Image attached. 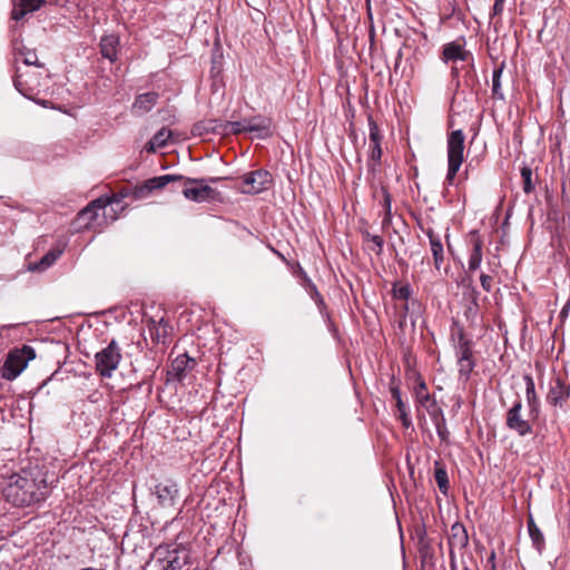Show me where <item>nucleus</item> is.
Instances as JSON below:
<instances>
[{
    "label": "nucleus",
    "mask_w": 570,
    "mask_h": 570,
    "mask_svg": "<svg viewBox=\"0 0 570 570\" xmlns=\"http://www.w3.org/2000/svg\"><path fill=\"white\" fill-rule=\"evenodd\" d=\"M3 495L13 505H30L45 500L47 483L43 479L37 481L28 474H12L3 489Z\"/></svg>",
    "instance_id": "1"
},
{
    "label": "nucleus",
    "mask_w": 570,
    "mask_h": 570,
    "mask_svg": "<svg viewBox=\"0 0 570 570\" xmlns=\"http://www.w3.org/2000/svg\"><path fill=\"white\" fill-rule=\"evenodd\" d=\"M153 559L159 570H178L187 563L188 551L178 543L161 544L155 549Z\"/></svg>",
    "instance_id": "2"
},
{
    "label": "nucleus",
    "mask_w": 570,
    "mask_h": 570,
    "mask_svg": "<svg viewBox=\"0 0 570 570\" xmlns=\"http://www.w3.org/2000/svg\"><path fill=\"white\" fill-rule=\"evenodd\" d=\"M465 136L461 129L453 130L448 136V174L446 181L452 185L464 160Z\"/></svg>",
    "instance_id": "3"
},
{
    "label": "nucleus",
    "mask_w": 570,
    "mask_h": 570,
    "mask_svg": "<svg viewBox=\"0 0 570 570\" xmlns=\"http://www.w3.org/2000/svg\"><path fill=\"white\" fill-rule=\"evenodd\" d=\"M35 357L36 351L29 345L11 351L2 366V377L8 381L17 379Z\"/></svg>",
    "instance_id": "4"
},
{
    "label": "nucleus",
    "mask_w": 570,
    "mask_h": 570,
    "mask_svg": "<svg viewBox=\"0 0 570 570\" xmlns=\"http://www.w3.org/2000/svg\"><path fill=\"white\" fill-rule=\"evenodd\" d=\"M95 358L97 372L104 377H110L121 360L120 348L116 341H111L107 347L98 352Z\"/></svg>",
    "instance_id": "5"
},
{
    "label": "nucleus",
    "mask_w": 570,
    "mask_h": 570,
    "mask_svg": "<svg viewBox=\"0 0 570 570\" xmlns=\"http://www.w3.org/2000/svg\"><path fill=\"white\" fill-rule=\"evenodd\" d=\"M183 194L187 199L202 203L214 199L216 191L205 179L188 178L185 180Z\"/></svg>",
    "instance_id": "6"
},
{
    "label": "nucleus",
    "mask_w": 570,
    "mask_h": 570,
    "mask_svg": "<svg viewBox=\"0 0 570 570\" xmlns=\"http://www.w3.org/2000/svg\"><path fill=\"white\" fill-rule=\"evenodd\" d=\"M522 403L520 401L515 402L513 406L507 413L505 424L507 426L514 431L520 436H525L532 432L531 421L532 416L524 419L522 413Z\"/></svg>",
    "instance_id": "7"
},
{
    "label": "nucleus",
    "mask_w": 570,
    "mask_h": 570,
    "mask_svg": "<svg viewBox=\"0 0 570 570\" xmlns=\"http://www.w3.org/2000/svg\"><path fill=\"white\" fill-rule=\"evenodd\" d=\"M272 175L264 169L246 174L243 177L242 190L245 194H258L269 188Z\"/></svg>",
    "instance_id": "8"
},
{
    "label": "nucleus",
    "mask_w": 570,
    "mask_h": 570,
    "mask_svg": "<svg viewBox=\"0 0 570 570\" xmlns=\"http://www.w3.org/2000/svg\"><path fill=\"white\" fill-rule=\"evenodd\" d=\"M108 200L100 197L98 199L92 200L86 208H83L77 217V220L80 223V226L89 228L91 223L97 218L98 210H102V215L106 220L114 222L116 220V215L107 214V205Z\"/></svg>",
    "instance_id": "9"
},
{
    "label": "nucleus",
    "mask_w": 570,
    "mask_h": 570,
    "mask_svg": "<svg viewBox=\"0 0 570 570\" xmlns=\"http://www.w3.org/2000/svg\"><path fill=\"white\" fill-rule=\"evenodd\" d=\"M154 494L161 508H174L179 498L178 485L171 480L159 482L155 485Z\"/></svg>",
    "instance_id": "10"
},
{
    "label": "nucleus",
    "mask_w": 570,
    "mask_h": 570,
    "mask_svg": "<svg viewBox=\"0 0 570 570\" xmlns=\"http://www.w3.org/2000/svg\"><path fill=\"white\" fill-rule=\"evenodd\" d=\"M570 396V385L560 377H554L547 394V402L553 406H563Z\"/></svg>",
    "instance_id": "11"
},
{
    "label": "nucleus",
    "mask_w": 570,
    "mask_h": 570,
    "mask_svg": "<svg viewBox=\"0 0 570 570\" xmlns=\"http://www.w3.org/2000/svg\"><path fill=\"white\" fill-rule=\"evenodd\" d=\"M247 132L252 138L266 139L272 136V121L262 116H255L248 119Z\"/></svg>",
    "instance_id": "12"
},
{
    "label": "nucleus",
    "mask_w": 570,
    "mask_h": 570,
    "mask_svg": "<svg viewBox=\"0 0 570 570\" xmlns=\"http://www.w3.org/2000/svg\"><path fill=\"white\" fill-rule=\"evenodd\" d=\"M181 179L183 177L178 175H163L158 177H153L146 180L145 184L137 189V194L140 196H145L146 193H149L154 189L164 188L169 183Z\"/></svg>",
    "instance_id": "13"
},
{
    "label": "nucleus",
    "mask_w": 570,
    "mask_h": 570,
    "mask_svg": "<svg viewBox=\"0 0 570 570\" xmlns=\"http://www.w3.org/2000/svg\"><path fill=\"white\" fill-rule=\"evenodd\" d=\"M195 365V361L187 355L177 356L170 365L168 375L180 381L185 376V373L191 370Z\"/></svg>",
    "instance_id": "14"
},
{
    "label": "nucleus",
    "mask_w": 570,
    "mask_h": 570,
    "mask_svg": "<svg viewBox=\"0 0 570 570\" xmlns=\"http://www.w3.org/2000/svg\"><path fill=\"white\" fill-rule=\"evenodd\" d=\"M43 0H13L11 18L13 20H20L26 14L38 10Z\"/></svg>",
    "instance_id": "15"
},
{
    "label": "nucleus",
    "mask_w": 570,
    "mask_h": 570,
    "mask_svg": "<svg viewBox=\"0 0 570 570\" xmlns=\"http://www.w3.org/2000/svg\"><path fill=\"white\" fill-rule=\"evenodd\" d=\"M158 94L156 92H146L136 97L135 102L132 104V112L135 115L141 116L151 110V108L157 104Z\"/></svg>",
    "instance_id": "16"
},
{
    "label": "nucleus",
    "mask_w": 570,
    "mask_h": 570,
    "mask_svg": "<svg viewBox=\"0 0 570 570\" xmlns=\"http://www.w3.org/2000/svg\"><path fill=\"white\" fill-rule=\"evenodd\" d=\"M426 234L430 239V247L434 261V267L436 271H441L444 262L443 245L441 243L440 237L435 235L431 229H429Z\"/></svg>",
    "instance_id": "17"
},
{
    "label": "nucleus",
    "mask_w": 570,
    "mask_h": 570,
    "mask_svg": "<svg viewBox=\"0 0 570 570\" xmlns=\"http://www.w3.org/2000/svg\"><path fill=\"white\" fill-rule=\"evenodd\" d=\"M458 364L460 374L468 379L474 367V363L472 361V351L466 342L460 346Z\"/></svg>",
    "instance_id": "18"
},
{
    "label": "nucleus",
    "mask_w": 570,
    "mask_h": 570,
    "mask_svg": "<svg viewBox=\"0 0 570 570\" xmlns=\"http://www.w3.org/2000/svg\"><path fill=\"white\" fill-rule=\"evenodd\" d=\"M62 252V248H53L49 250L39 262L29 264L28 269L32 272H43L48 269L61 256Z\"/></svg>",
    "instance_id": "19"
},
{
    "label": "nucleus",
    "mask_w": 570,
    "mask_h": 570,
    "mask_svg": "<svg viewBox=\"0 0 570 570\" xmlns=\"http://www.w3.org/2000/svg\"><path fill=\"white\" fill-rule=\"evenodd\" d=\"M119 38L115 35H107L100 40L101 55L114 62L117 59Z\"/></svg>",
    "instance_id": "20"
},
{
    "label": "nucleus",
    "mask_w": 570,
    "mask_h": 570,
    "mask_svg": "<svg viewBox=\"0 0 570 570\" xmlns=\"http://www.w3.org/2000/svg\"><path fill=\"white\" fill-rule=\"evenodd\" d=\"M525 396L530 409V415L532 419H537L539 415V400L534 390V382L531 376L525 375Z\"/></svg>",
    "instance_id": "21"
},
{
    "label": "nucleus",
    "mask_w": 570,
    "mask_h": 570,
    "mask_svg": "<svg viewBox=\"0 0 570 570\" xmlns=\"http://www.w3.org/2000/svg\"><path fill=\"white\" fill-rule=\"evenodd\" d=\"M442 58L445 62L449 61H458V60H465L468 52L463 49V47L456 42H450L444 46Z\"/></svg>",
    "instance_id": "22"
},
{
    "label": "nucleus",
    "mask_w": 570,
    "mask_h": 570,
    "mask_svg": "<svg viewBox=\"0 0 570 570\" xmlns=\"http://www.w3.org/2000/svg\"><path fill=\"white\" fill-rule=\"evenodd\" d=\"M170 137H171V131L168 128L163 127L146 144V146H145L146 151L155 153L158 148L165 147Z\"/></svg>",
    "instance_id": "23"
},
{
    "label": "nucleus",
    "mask_w": 570,
    "mask_h": 570,
    "mask_svg": "<svg viewBox=\"0 0 570 570\" xmlns=\"http://www.w3.org/2000/svg\"><path fill=\"white\" fill-rule=\"evenodd\" d=\"M528 530L534 547L540 551L544 544V538L532 518L528 521Z\"/></svg>",
    "instance_id": "24"
},
{
    "label": "nucleus",
    "mask_w": 570,
    "mask_h": 570,
    "mask_svg": "<svg viewBox=\"0 0 570 570\" xmlns=\"http://www.w3.org/2000/svg\"><path fill=\"white\" fill-rule=\"evenodd\" d=\"M452 538L451 544H456L460 547H465L468 543V534L463 525L455 523L451 528Z\"/></svg>",
    "instance_id": "25"
},
{
    "label": "nucleus",
    "mask_w": 570,
    "mask_h": 570,
    "mask_svg": "<svg viewBox=\"0 0 570 570\" xmlns=\"http://www.w3.org/2000/svg\"><path fill=\"white\" fill-rule=\"evenodd\" d=\"M482 262V244L480 240H475L473 249L469 258V269L475 271L480 267Z\"/></svg>",
    "instance_id": "26"
},
{
    "label": "nucleus",
    "mask_w": 570,
    "mask_h": 570,
    "mask_svg": "<svg viewBox=\"0 0 570 570\" xmlns=\"http://www.w3.org/2000/svg\"><path fill=\"white\" fill-rule=\"evenodd\" d=\"M104 199L108 200L107 205V214L116 215V219L118 218V212L124 210L125 206L122 205V196L112 195L111 197H104Z\"/></svg>",
    "instance_id": "27"
},
{
    "label": "nucleus",
    "mask_w": 570,
    "mask_h": 570,
    "mask_svg": "<svg viewBox=\"0 0 570 570\" xmlns=\"http://www.w3.org/2000/svg\"><path fill=\"white\" fill-rule=\"evenodd\" d=\"M17 59H21L26 66H37L41 67V63L38 62L37 53L33 50L29 49H18Z\"/></svg>",
    "instance_id": "28"
},
{
    "label": "nucleus",
    "mask_w": 570,
    "mask_h": 570,
    "mask_svg": "<svg viewBox=\"0 0 570 570\" xmlns=\"http://www.w3.org/2000/svg\"><path fill=\"white\" fill-rule=\"evenodd\" d=\"M435 481L438 483V487H439L440 491L443 494H446L448 493V489H449V479H448V473H446L444 468L439 466V465L436 466V469H435Z\"/></svg>",
    "instance_id": "29"
},
{
    "label": "nucleus",
    "mask_w": 570,
    "mask_h": 570,
    "mask_svg": "<svg viewBox=\"0 0 570 570\" xmlns=\"http://www.w3.org/2000/svg\"><path fill=\"white\" fill-rule=\"evenodd\" d=\"M502 72H503V68L499 67L493 70V75H492V92H493V96H495L500 99L503 98V94L501 91V82H500Z\"/></svg>",
    "instance_id": "30"
},
{
    "label": "nucleus",
    "mask_w": 570,
    "mask_h": 570,
    "mask_svg": "<svg viewBox=\"0 0 570 570\" xmlns=\"http://www.w3.org/2000/svg\"><path fill=\"white\" fill-rule=\"evenodd\" d=\"M247 124H248V119H243V120H238V121H229L226 124L225 128L227 131H229L234 135H238V134L247 132Z\"/></svg>",
    "instance_id": "31"
},
{
    "label": "nucleus",
    "mask_w": 570,
    "mask_h": 570,
    "mask_svg": "<svg viewBox=\"0 0 570 570\" xmlns=\"http://www.w3.org/2000/svg\"><path fill=\"white\" fill-rule=\"evenodd\" d=\"M521 177L523 179V190L525 194H530L533 190L532 184V170L531 168L524 166L521 168Z\"/></svg>",
    "instance_id": "32"
},
{
    "label": "nucleus",
    "mask_w": 570,
    "mask_h": 570,
    "mask_svg": "<svg viewBox=\"0 0 570 570\" xmlns=\"http://www.w3.org/2000/svg\"><path fill=\"white\" fill-rule=\"evenodd\" d=\"M415 395H416V400L417 402L423 405V406H428V403L431 401L430 399V395L428 393V390H426V385L424 382H421L416 389H415Z\"/></svg>",
    "instance_id": "33"
},
{
    "label": "nucleus",
    "mask_w": 570,
    "mask_h": 570,
    "mask_svg": "<svg viewBox=\"0 0 570 570\" xmlns=\"http://www.w3.org/2000/svg\"><path fill=\"white\" fill-rule=\"evenodd\" d=\"M381 144V134L375 122L370 121V144Z\"/></svg>",
    "instance_id": "34"
},
{
    "label": "nucleus",
    "mask_w": 570,
    "mask_h": 570,
    "mask_svg": "<svg viewBox=\"0 0 570 570\" xmlns=\"http://www.w3.org/2000/svg\"><path fill=\"white\" fill-rule=\"evenodd\" d=\"M371 147V160L379 163L382 157L381 144H370Z\"/></svg>",
    "instance_id": "35"
},
{
    "label": "nucleus",
    "mask_w": 570,
    "mask_h": 570,
    "mask_svg": "<svg viewBox=\"0 0 570 570\" xmlns=\"http://www.w3.org/2000/svg\"><path fill=\"white\" fill-rule=\"evenodd\" d=\"M367 238L374 244L375 248H373L377 254L382 252L383 248V238L379 235H367Z\"/></svg>",
    "instance_id": "36"
},
{
    "label": "nucleus",
    "mask_w": 570,
    "mask_h": 570,
    "mask_svg": "<svg viewBox=\"0 0 570 570\" xmlns=\"http://www.w3.org/2000/svg\"><path fill=\"white\" fill-rule=\"evenodd\" d=\"M14 85H16V88L20 92H23V90H24L23 86L27 85V81L23 80V73L20 72L19 68L17 69V76H16Z\"/></svg>",
    "instance_id": "37"
},
{
    "label": "nucleus",
    "mask_w": 570,
    "mask_h": 570,
    "mask_svg": "<svg viewBox=\"0 0 570 570\" xmlns=\"http://www.w3.org/2000/svg\"><path fill=\"white\" fill-rule=\"evenodd\" d=\"M392 395L396 400V404H397L400 412L402 413V416H404L405 415L404 414V404L401 400L400 391L397 389H392Z\"/></svg>",
    "instance_id": "38"
},
{
    "label": "nucleus",
    "mask_w": 570,
    "mask_h": 570,
    "mask_svg": "<svg viewBox=\"0 0 570 570\" xmlns=\"http://www.w3.org/2000/svg\"><path fill=\"white\" fill-rule=\"evenodd\" d=\"M480 281H481V285H482L483 289L487 291V292H490L491 291L492 277L489 276V275L482 274L481 277H480Z\"/></svg>",
    "instance_id": "39"
},
{
    "label": "nucleus",
    "mask_w": 570,
    "mask_h": 570,
    "mask_svg": "<svg viewBox=\"0 0 570 570\" xmlns=\"http://www.w3.org/2000/svg\"><path fill=\"white\" fill-rule=\"evenodd\" d=\"M504 0H495L493 4V13L499 14L503 10Z\"/></svg>",
    "instance_id": "40"
},
{
    "label": "nucleus",
    "mask_w": 570,
    "mask_h": 570,
    "mask_svg": "<svg viewBox=\"0 0 570 570\" xmlns=\"http://www.w3.org/2000/svg\"><path fill=\"white\" fill-rule=\"evenodd\" d=\"M410 295V291L407 287H401L399 288V291L396 292V296L399 298H403V299H406Z\"/></svg>",
    "instance_id": "41"
},
{
    "label": "nucleus",
    "mask_w": 570,
    "mask_h": 570,
    "mask_svg": "<svg viewBox=\"0 0 570 570\" xmlns=\"http://www.w3.org/2000/svg\"><path fill=\"white\" fill-rule=\"evenodd\" d=\"M569 307H570V299L567 302V304L563 306L562 311H561V316H566L568 314V311H569Z\"/></svg>",
    "instance_id": "42"
},
{
    "label": "nucleus",
    "mask_w": 570,
    "mask_h": 570,
    "mask_svg": "<svg viewBox=\"0 0 570 570\" xmlns=\"http://www.w3.org/2000/svg\"><path fill=\"white\" fill-rule=\"evenodd\" d=\"M455 569H456V564H455V561L453 558V553L451 552V570H455Z\"/></svg>",
    "instance_id": "43"
},
{
    "label": "nucleus",
    "mask_w": 570,
    "mask_h": 570,
    "mask_svg": "<svg viewBox=\"0 0 570 570\" xmlns=\"http://www.w3.org/2000/svg\"><path fill=\"white\" fill-rule=\"evenodd\" d=\"M194 570H204V569H202V568H196V569H194Z\"/></svg>",
    "instance_id": "44"
}]
</instances>
